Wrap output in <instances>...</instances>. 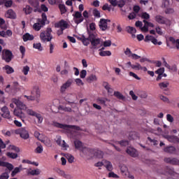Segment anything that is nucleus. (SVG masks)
Here are the masks:
<instances>
[{"label":"nucleus","instance_id":"393cba45","mask_svg":"<svg viewBox=\"0 0 179 179\" xmlns=\"http://www.w3.org/2000/svg\"><path fill=\"white\" fill-rule=\"evenodd\" d=\"M22 38L24 42L31 41L32 40H34V36H33L29 33H26L22 36Z\"/></svg>","mask_w":179,"mask_h":179},{"label":"nucleus","instance_id":"09e8293b","mask_svg":"<svg viewBox=\"0 0 179 179\" xmlns=\"http://www.w3.org/2000/svg\"><path fill=\"white\" fill-rule=\"evenodd\" d=\"M66 158L67 159L69 163H73V160H75V157L72 156L71 154H66Z\"/></svg>","mask_w":179,"mask_h":179},{"label":"nucleus","instance_id":"cd10ccee","mask_svg":"<svg viewBox=\"0 0 179 179\" xmlns=\"http://www.w3.org/2000/svg\"><path fill=\"white\" fill-rule=\"evenodd\" d=\"M170 83L167 81H164L159 83V87L162 90H167Z\"/></svg>","mask_w":179,"mask_h":179},{"label":"nucleus","instance_id":"2f4dec72","mask_svg":"<svg viewBox=\"0 0 179 179\" xmlns=\"http://www.w3.org/2000/svg\"><path fill=\"white\" fill-rule=\"evenodd\" d=\"M80 41H82L84 45H88L90 44V38L85 37V35H83L80 37Z\"/></svg>","mask_w":179,"mask_h":179},{"label":"nucleus","instance_id":"72a5a7b5","mask_svg":"<svg viewBox=\"0 0 179 179\" xmlns=\"http://www.w3.org/2000/svg\"><path fill=\"white\" fill-rule=\"evenodd\" d=\"M29 3L31 5V6H33V8H38L40 6V3L38 2V0H29Z\"/></svg>","mask_w":179,"mask_h":179},{"label":"nucleus","instance_id":"e433bc0d","mask_svg":"<svg viewBox=\"0 0 179 179\" xmlns=\"http://www.w3.org/2000/svg\"><path fill=\"white\" fill-rule=\"evenodd\" d=\"M96 101L99 103V104H103V106H106V103L107 101L110 102V99L107 98H98L96 99Z\"/></svg>","mask_w":179,"mask_h":179},{"label":"nucleus","instance_id":"9d476101","mask_svg":"<svg viewBox=\"0 0 179 179\" xmlns=\"http://www.w3.org/2000/svg\"><path fill=\"white\" fill-rule=\"evenodd\" d=\"M31 94L35 96L36 99H38L41 96V91L40 90V86L38 85H34L31 90Z\"/></svg>","mask_w":179,"mask_h":179},{"label":"nucleus","instance_id":"7c9ffc66","mask_svg":"<svg viewBox=\"0 0 179 179\" xmlns=\"http://www.w3.org/2000/svg\"><path fill=\"white\" fill-rule=\"evenodd\" d=\"M164 152L171 155L176 152V148H174L173 146L166 147L165 148H164Z\"/></svg>","mask_w":179,"mask_h":179},{"label":"nucleus","instance_id":"a18cd8bd","mask_svg":"<svg viewBox=\"0 0 179 179\" xmlns=\"http://www.w3.org/2000/svg\"><path fill=\"white\" fill-rule=\"evenodd\" d=\"M170 6V0H162V8L166 9Z\"/></svg>","mask_w":179,"mask_h":179},{"label":"nucleus","instance_id":"9b49d317","mask_svg":"<svg viewBox=\"0 0 179 179\" xmlns=\"http://www.w3.org/2000/svg\"><path fill=\"white\" fill-rule=\"evenodd\" d=\"M73 83V79L69 78L66 80V83H64L60 87V92L61 93H64V92L66 91V89H69V87H71L72 86V84Z\"/></svg>","mask_w":179,"mask_h":179},{"label":"nucleus","instance_id":"f704fd0d","mask_svg":"<svg viewBox=\"0 0 179 179\" xmlns=\"http://www.w3.org/2000/svg\"><path fill=\"white\" fill-rule=\"evenodd\" d=\"M103 87H105V89L107 90V92H108V93H109V94H111V93H113V90L111 88V87H110V84H108V83L104 82L103 83Z\"/></svg>","mask_w":179,"mask_h":179},{"label":"nucleus","instance_id":"412c9836","mask_svg":"<svg viewBox=\"0 0 179 179\" xmlns=\"http://www.w3.org/2000/svg\"><path fill=\"white\" fill-rule=\"evenodd\" d=\"M5 17H7V19H16V13L12 9H9L6 12Z\"/></svg>","mask_w":179,"mask_h":179},{"label":"nucleus","instance_id":"c03bdc74","mask_svg":"<svg viewBox=\"0 0 179 179\" xmlns=\"http://www.w3.org/2000/svg\"><path fill=\"white\" fill-rule=\"evenodd\" d=\"M33 48H35V50H38V51H43V46L40 43H34Z\"/></svg>","mask_w":179,"mask_h":179},{"label":"nucleus","instance_id":"c756f323","mask_svg":"<svg viewBox=\"0 0 179 179\" xmlns=\"http://www.w3.org/2000/svg\"><path fill=\"white\" fill-rule=\"evenodd\" d=\"M41 27H44V24H41L40 22H38L33 25V29L36 31H40V30H41Z\"/></svg>","mask_w":179,"mask_h":179},{"label":"nucleus","instance_id":"423d86ee","mask_svg":"<svg viewBox=\"0 0 179 179\" xmlns=\"http://www.w3.org/2000/svg\"><path fill=\"white\" fill-rule=\"evenodd\" d=\"M15 134H16V135H20L22 139H29L30 136L29 131H27V129L25 127H22L15 130Z\"/></svg>","mask_w":179,"mask_h":179},{"label":"nucleus","instance_id":"aec40b11","mask_svg":"<svg viewBox=\"0 0 179 179\" xmlns=\"http://www.w3.org/2000/svg\"><path fill=\"white\" fill-rule=\"evenodd\" d=\"M131 69H134L135 71H143V72L148 71V68H146V66H142L139 63L133 64L131 66Z\"/></svg>","mask_w":179,"mask_h":179},{"label":"nucleus","instance_id":"4d7b16f0","mask_svg":"<svg viewBox=\"0 0 179 179\" xmlns=\"http://www.w3.org/2000/svg\"><path fill=\"white\" fill-rule=\"evenodd\" d=\"M117 143H119L120 146H128V145H129V141L127 140H124V141H118Z\"/></svg>","mask_w":179,"mask_h":179},{"label":"nucleus","instance_id":"4be33fe9","mask_svg":"<svg viewBox=\"0 0 179 179\" xmlns=\"http://www.w3.org/2000/svg\"><path fill=\"white\" fill-rule=\"evenodd\" d=\"M0 167H6L10 171L13 170V165L12 164L1 160H0Z\"/></svg>","mask_w":179,"mask_h":179},{"label":"nucleus","instance_id":"f257e3e1","mask_svg":"<svg viewBox=\"0 0 179 179\" xmlns=\"http://www.w3.org/2000/svg\"><path fill=\"white\" fill-rule=\"evenodd\" d=\"M11 101L15 104L17 108L20 110H23L24 111H26V113L27 115H30L31 117H35L37 112L33 110L31 108H29L26 103H23L22 101H20V99L17 98H13L11 99Z\"/></svg>","mask_w":179,"mask_h":179},{"label":"nucleus","instance_id":"6e6d98bb","mask_svg":"<svg viewBox=\"0 0 179 179\" xmlns=\"http://www.w3.org/2000/svg\"><path fill=\"white\" fill-rule=\"evenodd\" d=\"M74 145L76 146V149L80 150V148H82V142H80V141H78V140L75 141Z\"/></svg>","mask_w":179,"mask_h":179},{"label":"nucleus","instance_id":"79ce46f5","mask_svg":"<svg viewBox=\"0 0 179 179\" xmlns=\"http://www.w3.org/2000/svg\"><path fill=\"white\" fill-rule=\"evenodd\" d=\"M99 55L101 57H110V55H111V52H110V50L101 51L99 52Z\"/></svg>","mask_w":179,"mask_h":179},{"label":"nucleus","instance_id":"f8f14e48","mask_svg":"<svg viewBox=\"0 0 179 179\" xmlns=\"http://www.w3.org/2000/svg\"><path fill=\"white\" fill-rule=\"evenodd\" d=\"M13 114L14 115H15V117H17V118L21 119L22 122H24V119L26 118V113H23V111H22V109L15 108L13 110Z\"/></svg>","mask_w":179,"mask_h":179},{"label":"nucleus","instance_id":"603ef678","mask_svg":"<svg viewBox=\"0 0 179 179\" xmlns=\"http://www.w3.org/2000/svg\"><path fill=\"white\" fill-rule=\"evenodd\" d=\"M60 110L65 111L66 113H72V108L66 106H60Z\"/></svg>","mask_w":179,"mask_h":179},{"label":"nucleus","instance_id":"dca6fc26","mask_svg":"<svg viewBox=\"0 0 179 179\" xmlns=\"http://www.w3.org/2000/svg\"><path fill=\"white\" fill-rule=\"evenodd\" d=\"M155 22H157V23H159V24H166L169 22V20H167V18L163 17L161 15H155Z\"/></svg>","mask_w":179,"mask_h":179},{"label":"nucleus","instance_id":"4468645a","mask_svg":"<svg viewBox=\"0 0 179 179\" xmlns=\"http://www.w3.org/2000/svg\"><path fill=\"white\" fill-rule=\"evenodd\" d=\"M73 21L76 24H79V23H82L83 22V17L82 16V13L79 11L75 12L74 14H73Z\"/></svg>","mask_w":179,"mask_h":179},{"label":"nucleus","instance_id":"37998d69","mask_svg":"<svg viewBox=\"0 0 179 179\" xmlns=\"http://www.w3.org/2000/svg\"><path fill=\"white\" fill-rule=\"evenodd\" d=\"M114 96L117 97V99H119L120 100H124L125 99V96L121 94L120 92H114Z\"/></svg>","mask_w":179,"mask_h":179},{"label":"nucleus","instance_id":"0e129e2a","mask_svg":"<svg viewBox=\"0 0 179 179\" xmlns=\"http://www.w3.org/2000/svg\"><path fill=\"white\" fill-rule=\"evenodd\" d=\"M92 14L94 15V16L95 17H98V18H99V17H101L100 11H99V10H97V9L93 10Z\"/></svg>","mask_w":179,"mask_h":179},{"label":"nucleus","instance_id":"864d4df0","mask_svg":"<svg viewBox=\"0 0 179 179\" xmlns=\"http://www.w3.org/2000/svg\"><path fill=\"white\" fill-rule=\"evenodd\" d=\"M59 8L60 9L61 13H66V7L64 4H59Z\"/></svg>","mask_w":179,"mask_h":179},{"label":"nucleus","instance_id":"774afa93","mask_svg":"<svg viewBox=\"0 0 179 179\" xmlns=\"http://www.w3.org/2000/svg\"><path fill=\"white\" fill-rule=\"evenodd\" d=\"M0 179H9V173H3L0 176Z\"/></svg>","mask_w":179,"mask_h":179},{"label":"nucleus","instance_id":"e2e57ef3","mask_svg":"<svg viewBox=\"0 0 179 179\" xmlns=\"http://www.w3.org/2000/svg\"><path fill=\"white\" fill-rule=\"evenodd\" d=\"M34 136L37 138V139H38V141H41L44 136L43 134H39L38 131H35Z\"/></svg>","mask_w":179,"mask_h":179},{"label":"nucleus","instance_id":"69168bd1","mask_svg":"<svg viewBox=\"0 0 179 179\" xmlns=\"http://www.w3.org/2000/svg\"><path fill=\"white\" fill-rule=\"evenodd\" d=\"M44 149L43 148V145H38L36 150H35V152L36 153H43V150Z\"/></svg>","mask_w":179,"mask_h":179},{"label":"nucleus","instance_id":"a878e982","mask_svg":"<svg viewBox=\"0 0 179 179\" xmlns=\"http://www.w3.org/2000/svg\"><path fill=\"white\" fill-rule=\"evenodd\" d=\"M3 71H5L7 75H10V73H13L15 72V69L12 68V66L9 65H6L4 67H3Z\"/></svg>","mask_w":179,"mask_h":179},{"label":"nucleus","instance_id":"2eb2a0df","mask_svg":"<svg viewBox=\"0 0 179 179\" xmlns=\"http://www.w3.org/2000/svg\"><path fill=\"white\" fill-rule=\"evenodd\" d=\"M143 22L144 23V26L141 27V31H143V33H148V31H149V27H155L153 23L149 22L145 20H143Z\"/></svg>","mask_w":179,"mask_h":179},{"label":"nucleus","instance_id":"c85d7f7f","mask_svg":"<svg viewBox=\"0 0 179 179\" xmlns=\"http://www.w3.org/2000/svg\"><path fill=\"white\" fill-rule=\"evenodd\" d=\"M23 170V166L20 165L19 167H15L11 173V177H15L17 173H20Z\"/></svg>","mask_w":179,"mask_h":179},{"label":"nucleus","instance_id":"6e6552de","mask_svg":"<svg viewBox=\"0 0 179 179\" xmlns=\"http://www.w3.org/2000/svg\"><path fill=\"white\" fill-rule=\"evenodd\" d=\"M144 41L145 43H152V44H154V45H162V44H163V43H162V41H157V39H156V38H155V36H152V35H147L145 36V38H144Z\"/></svg>","mask_w":179,"mask_h":179},{"label":"nucleus","instance_id":"ddd939ff","mask_svg":"<svg viewBox=\"0 0 179 179\" xmlns=\"http://www.w3.org/2000/svg\"><path fill=\"white\" fill-rule=\"evenodd\" d=\"M111 22L110 20H106V19H101L99 21V28L102 31H106L107 29H108V23H110Z\"/></svg>","mask_w":179,"mask_h":179},{"label":"nucleus","instance_id":"20e7f679","mask_svg":"<svg viewBox=\"0 0 179 179\" xmlns=\"http://www.w3.org/2000/svg\"><path fill=\"white\" fill-rule=\"evenodd\" d=\"M65 100L71 106V108H76V100L78 99V96L75 94H67L65 96Z\"/></svg>","mask_w":179,"mask_h":179},{"label":"nucleus","instance_id":"680f3d73","mask_svg":"<svg viewBox=\"0 0 179 179\" xmlns=\"http://www.w3.org/2000/svg\"><path fill=\"white\" fill-rule=\"evenodd\" d=\"M141 17L142 19H145V20H148V19H150V15L148 13H142Z\"/></svg>","mask_w":179,"mask_h":179},{"label":"nucleus","instance_id":"58836bf2","mask_svg":"<svg viewBox=\"0 0 179 179\" xmlns=\"http://www.w3.org/2000/svg\"><path fill=\"white\" fill-rule=\"evenodd\" d=\"M41 171L40 169H36L35 170H31L29 171L28 174H30L31 176H39L41 174Z\"/></svg>","mask_w":179,"mask_h":179},{"label":"nucleus","instance_id":"a211bd4d","mask_svg":"<svg viewBox=\"0 0 179 179\" xmlns=\"http://www.w3.org/2000/svg\"><path fill=\"white\" fill-rule=\"evenodd\" d=\"M57 145H59V146H61V148H62V149L64 150H66V149H68V148H69V145H68V144H66V143L65 142V141L62 140V138H61V136L57 137V140L56 141Z\"/></svg>","mask_w":179,"mask_h":179},{"label":"nucleus","instance_id":"bf43d9fd","mask_svg":"<svg viewBox=\"0 0 179 179\" xmlns=\"http://www.w3.org/2000/svg\"><path fill=\"white\" fill-rule=\"evenodd\" d=\"M75 82H76V85H77V86H83L85 85V83L80 78H76L75 80Z\"/></svg>","mask_w":179,"mask_h":179},{"label":"nucleus","instance_id":"39448f33","mask_svg":"<svg viewBox=\"0 0 179 179\" xmlns=\"http://www.w3.org/2000/svg\"><path fill=\"white\" fill-rule=\"evenodd\" d=\"M53 127H56L57 128H62L63 129H66V131H71V129H74L76 131H79L80 127L78 126H71L66 124H59L57 122H53Z\"/></svg>","mask_w":179,"mask_h":179},{"label":"nucleus","instance_id":"473e14b6","mask_svg":"<svg viewBox=\"0 0 179 179\" xmlns=\"http://www.w3.org/2000/svg\"><path fill=\"white\" fill-rule=\"evenodd\" d=\"M23 11L24 12L25 15H30L33 12V8L27 5L23 8Z\"/></svg>","mask_w":179,"mask_h":179},{"label":"nucleus","instance_id":"6ab92c4d","mask_svg":"<svg viewBox=\"0 0 179 179\" xmlns=\"http://www.w3.org/2000/svg\"><path fill=\"white\" fill-rule=\"evenodd\" d=\"M126 152L131 157H138V151L132 147H128Z\"/></svg>","mask_w":179,"mask_h":179},{"label":"nucleus","instance_id":"8fccbe9b","mask_svg":"<svg viewBox=\"0 0 179 179\" xmlns=\"http://www.w3.org/2000/svg\"><path fill=\"white\" fill-rule=\"evenodd\" d=\"M6 156L10 159H17V153L7 152Z\"/></svg>","mask_w":179,"mask_h":179},{"label":"nucleus","instance_id":"b1692460","mask_svg":"<svg viewBox=\"0 0 179 179\" xmlns=\"http://www.w3.org/2000/svg\"><path fill=\"white\" fill-rule=\"evenodd\" d=\"M126 31L127 33H129L131 34L132 38H136V36L135 35V33H136V29L132 27H126Z\"/></svg>","mask_w":179,"mask_h":179},{"label":"nucleus","instance_id":"4c0bfd02","mask_svg":"<svg viewBox=\"0 0 179 179\" xmlns=\"http://www.w3.org/2000/svg\"><path fill=\"white\" fill-rule=\"evenodd\" d=\"M41 17H42V19L41 20L38 19V22H40L41 24H43L44 26H45V22H47V15L43 13Z\"/></svg>","mask_w":179,"mask_h":179},{"label":"nucleus","instance_id":"a19ab883","mask_svg":"<svg viewBox=\"0 0 179 179\" xmlns=\"http://www.w3.org/2000/svg\"><path fill=\"white\" fill-rule=\"evenodd\" d=\"M22 73H24V75L27 76L29 75V72H30V67H29V66H24L22 67Z\"/></svg>","mask_w":179,"mask_h":179},{"label":"nucleus","instance_id":"de8ad7c7","mask_svg":"<svg viewBox=\"0 0 179 179\" xmlns=\"http://www.w3.org/2000/svg\"><path fill=\"white\" fill-rule=\"evenodd\" d=\"M0 27L3 30H6L7 29L6 24H5V20L1 17H0Z\"/></svg>","mask_w":179,"mask_h":179},{"label":"nucleus","instance_id":"bb28decb","mask_svg":"<svg viewBox=\"0 0 179 179\" xmlns=\"http://www.w3.org/2000/svg\"><path fill=\"white\" fill-rule=\"evenodd\" d=\"M103 164L108 171H113V164L110 161L103 160Z\"/></svg>","mask_w":179,"mask_h":179},{"label":"nucleus","instance_id":"13d9d810","mask_svg":"<svg viewBox=\"0 0 179 179\" xmlns=\"http://www.w3.org/2000/svg\"><path fill=\"white\" fill-rule=\"evenodd\" d=\"M36 118H37L38 120V124H41L43 122V116H41V115L40 113H36V115H35Z\"/></svg>","mask_w":179,"mask_h":179},{"label":"nucleus","instance_id":"1a4fd4ad","mask_svg":"<svg viewBox=\"0 0 179 179\" xmlns=\"http://www.w3.org/2000/svg\"><path fill=\"white\" fill-rule=\"evenodd\" d=\"M55 27L61 29V33H64V30H65L69 27V24H68V22H66L64 20H62L59 22H57L55 24Z\"/></svg>","mask_w":179,"mask_h":179},{"label":"nucleus","instance_id":"7ed1b4c3","mask_svg":"<svg viewBox=\"0 0 179 179\" xmlns=\"http://www.w3.org/2000/svg\"><path fill=\"white\" fill-rule=\"evenodd\" d=\"M52 29L51 28H47L46 31H43L40 34V39L42 43H48L52 40Z\"/></svg>","mask_w":179,"mask_h":179},{"label":"nucleus","instance_id":"3c124183","mask_svg":"<svg viewBox=\"0 0 179 179\" xmlns=\"http://www.w3.org/2000/svg\"><path fill=\"white\" fill-rule=\"evenodd\" d=\"M175 136H176L164 135V138H165V139H167V141L172 142L173 143H174Z\"/></svg>","mask_w":179,"mask_h":179},{"label":"nucleus","instance_id":"052dcab7","mask_svg":"<svg viewBox=\"0 0 179 179\" xmlns=\"http://www.w3.org/2000/svg\"><path fill=\"white\" fill-rule=\"evenodd\" d=\"M1 115L3 117V118H8V120H10V112L9 110L6 112H4V113L1 114Z\"/></svg>","mask_w":179,"mask_h":179},{"label":"nucleus","instance_id":"0eeeda50","mask_svg":"<svg viewBox=\"0 0 179 179\" xmlns=\"http://www.w3.org/2000/svg\"><path fill=\"white\" fill-rule=\"evenodd\" d=\"M2 59L6 62H10L13 59V53L9 50H3L2 52Z\"/></svg>","mask_w":179,"mask_h":179},{"label":"nucleus","instance_id":"c9c22d12","mask_svg":"<svg viewBox=\"0 0 179 179\" xmlns=\"http://www.w3.org/2000/svg\"><path fill=\"white\" fill-rule=\"evenodd\" d=\"M41 142H43L46 146H51V141L44 136Z\"/></svg>","mask_w":179,"mask_h":179},{"label":"nucleus","instance_id":"49530a36","mask_svg":"<svg viewBox=\"0 0 179 179\" xmlns=\"http://www.w3.org/2000/svg\"><path fill=\"white\" fill-rule=\"evenodd\" d=\"M87 80L90 83L94 82L97 80V77L96 76V75L91 74L89 77H87Z\"/></svg>","mask_w":179,"mask_h":179},{"label":"nucleus","instance_id":"ea45409f","mask_svg":"<svg viewBox=\"0 0 179 179\" xmlns=\"http://www.w3.org/2000/svg\"><path fill=\"white\" fill-rule=\"evenodd\" d=\"M24 97L25 99H27V100L28 101H34L36 100V99H37V97L36 96V95H29V96H27V95H24Z\"/></svg>","mask_w":179,"mask_h":179},{"label":"nucleus","instance_id":"5fc2aeb1","mask_svg":"<svg viewBox=\"0 0 179 179\" xmlns=\"http://www.w3.org/2000/svg\"><path fill=\"white\" fill-rule=\"evenodd\" d=\"M166 15H171L174 13V8L167 7L165 10Z\"/></svg>","mask_w":179,"mask_h":179},{"label":"nucleus","instance_id":"f3484780","mask_svg":"<svg viewBox=\"0 0 179 179\" xmlns=\"http://www.w3.org/2000/svg\"><path fill=\"white\" fill-rule=\"evenodd\" d=\"M164 160L165 163L173 164V166H179V159L177 158L166 157Z\"/></svg>","mask_w":179,"mask_h":179},{"label":"nucleus","instance_id":"f03ea898","mask_svg":"<svg viewBox=\"0 0 179 179\" xmlns=\"http://www.w3.org/2000/svg\"><path fill=\"white\" fill-rule=\"evenodd\" d=\"M89 38L91 43L92 50H99L103 47V42L101 39L97 37V34L90 32L89 34Z\"/></svg>","mask_w":179,"mask_h":179},{"label":"nucleus","instance_id":"338daca9","mask_svg":"<svg viewBox=\"0 0 179 179\" xmlns=\"http://www.w3.org/2000/svg\"><path fill=\"white\" fill-rule=\"evenodd\" d=\"M170 41L176 44V48L179 49V39L176 40L174 38H170Z\"/></svg>","mask_w":179,"mask_h":179},{"label":"nucleus","instance_id":"5701e85b","mask_svg":"<svg viewBox=\"0 0 179 179\" xmlns=\"http://www.w3.org/2000/svg\"><path fill=\"white\" fill-rule=\"evenodd\" d=\"M91 152L94 154V156L95 157H97L98 159H103V156H104V153L103 152V151L99 150H94Z\"/></svg>","mask_w":179,"mask_h":179}]
</instances>
